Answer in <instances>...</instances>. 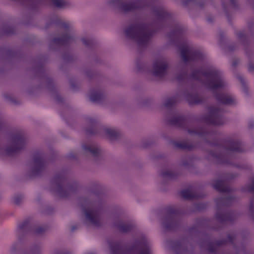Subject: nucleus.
<instances>
[{
  "label": "nucleus",
  "mask_w": 254,
  "mask_h": 254,
  "mask_svg": "<svg viewBox=\"0 0 254 254\" xmlns=\"http://www.w3.org/2000/svg\"><path fill=\"white\" fill-rule=\"evenodd\" d=\"M187 73L186 72H183L177 75V79L179 81H182L184 80L187 77Z\"/></svg>",
  "instance_id": "nucleus-37"
},
{
  "label": "nucleus",
  "mask_w": 254,
  "mask_h": 254,
  "mask_svg": "<svg viewBox=\"0 0 254 254\" xmlns=\"http://www.w3.org/2000/svg\"><path fill=\"white\" fill-rule=\"evenodd\" d=\"M18 229L22 232H32L36 234H42L47 230L46 226L35 227L31 219H28L24 221L18 225Z\"/></svg>",
  "instance_id": "nucleus-15"
},
{
  "label": "nucleus",
  "mask_w": 254,
  "mask_h": 254,
  "mask_svg": "<svg viewBox=\"0 0 254 254\" xmlns=\"http://www.w3.org/2000/svg\"><path fill=\"white\" fill-rule=\"evenodd\" d=\"M3 124L1 122V121L0 120V130L3 128Z\"/></svg>",
  "instance_id": "nucleus-46"
},
{
  "label": "nucleus",
  "mask_w": 254,
  "mask_h": 254,
  "mask_svg": "<svg viewBox=\"0 0 254 254\" xmlns=\"http://www.w3.org/2000/svg\"><path fill=\"white\" fill-rule=\"evenodd\" d=\"M252 183L247 186V190L254 193V177L252 179Z\"/></svg>",
  "instance_id": "nucleus-36"
},
{
  "label": "nucleus",
  "mask_w": 254,
  "mask_h": 254,
  "mask_svg": "<svg viewBox=\"0 0 254 254\" xmlns=\"http://www.w3.org/2000/svg\"><path fill=\"white\" fill-rule=\"evenodd\" d=\"M190 76L192 79L199 81L202 77L209 78L210 80L207 82V86L213 91L217 101L224 105H232L234 103V99L232 96L222 92L225 83L219 71L210 68H201L193 71Z\"/></svg>",
  "instance_id": "nucleus-1"
},
{
  "label": "nucleus",
  "mask_w": 254,
  "mask_h": 254,
  "mask_svg": "<svg viewBox=\"0 0 254 254\" xmlns=\"http://www.w3.org/2000/svg\"><path fill=\"white\" fill-rule=\"evenodd\" d=\"M188 131L190 134H196L200 136H207L205 132L202 130H198L196 129H188Z\"/></svg>",
  "instance_id": "nucleus-31"
},
{
  "label": "nucleus",
  "mask_w": 254,
  "mask_h": 254,
  "mask_svg": "<svg viewBox=\"0 0 254 254\" xmlns=\"http://www.w3.org/2000/svg\"><path fill=\"white\" fill-rule=\"evenodd\" d=\"M212 186L215 190L221 192H230L232 191L231 187L222 180L215 181Z\"/></svg>",
  "instance_id": "nucleus-19"
},
{
  "label": "nucleus",
  "mask_w": 254,
  "mask_h": 254,
  "mask_svg": "<svg viewBox=\"0 0 254 254\" xmlns=\"http://www.w3.org/2000/svg\"><path fill=\"white\" fill-rule=\"evenodd\" d=\"M87 208H82V211L85 214L86 219L92 225L99 226L101 224L99 211L93 208L90 202L87 201Z\"/></svg>",
  "instance_id": "nucleus-13"
},
{
  "label": "nucleus",
  "mask_w": 254,
  "mask_h": 254,
  "mask_svg": "<svg viewBox=\"0 0 254 254\" xmlns=\"http://www.w3.org/2000/svg\"><path fill=\"white\" fill-rule=\"evenodd\" d=\"M105 95L101 91L92 92L90 95V99L93 102L100 103L104 98Z\"/></svg>",
  "instance_id": "nucleus-25"
},
{
  "label": "nucleus",
  "mask_w": 254,
  "mask_h": 254,
  "mask_svg": "<svg viewBox=\"0 0 254 254\" xmlns=\"http://www.w3.org/2000/svg\"><path fill=\"white\" fill-rule=\"evenodd\" d=\"M194 0H187V1L186 3H189L190 2L193 1Z\"/></svg>",
  "instance_id": "nucleus-47"
},
{
  "label": "nucleus",
  "mask_w": 254,
  "mask_h": 254,
  "mask_svg": "<svg viewBox=\"0 0 254 254\" xmlns=\"http://www.w3.org/2000/svg\"><path fill=\"white\" fill-rule=\"evenodd\" d=\"M53 5L59 8L64 7L66 5V2L65 1L63 0H50Z\"/></svg>",
  "instance_id": "nucleus-32"
},
{
  "label": "nucleus",
  "mask_w": 254,
  "mask_h": 254,
  "mask_svg": "<svg viewBox=\"0 0 254 254\" xmlns=\"http://www.w3.org/2000/svg\"><path fill=\"white\" fill-rule=\"evenodd\" d=\"M206 205L205 203H200L197 204V207L200 209H204L206 208Z\"/></svg>",
  "instance_id": "nucleus-43"
},
{
  "label": "nucleus",
  "mask_w": 254,
  "mask_h": 254,
  "mask_svg": "<svg viewBox=\"0 0 254 254\" xmlns=\"http://www.w3.org/2000/svg\"><path fill=\"white\" fill-rule=\"evenodd\" d=\"M113 3L118 5L124 12L133 11L145 6L144 0H135L128 2H123L121 0H113Z\"/></svg>",
  "instance_id": "nucleus-12"
},
{
  "label": "nucleus",
  "mask_w": 254,
  "mask_h": 254,
  "mask_svg": "<svg viewBox=\"0 0 254 254\" xmlns=\"http://www.w3.org/2000/svg\"><path fill=\"white\" fill-rule=\"evenodd\" d=\"M211 144L225 151L237 152L244 151L243 145L239 139L228 138L224 140H217L211 143Z\"/></svg>",
  "instance_id": "nucleus-7"
},
{
  "label": "nucleus",
  "mask_w": 254,
  "mask_h": 254,
  "mask_svg": "<svg viewBox=\"0 0 254 254\" xmlns=\"http://www.w3.org/2000/svg\"><path fill=\"white\" fill-rule=\"evenodd\" d=\"M211 155L214 157L218 159L219 160V162L221 164H227V165H229V164H231V162L230 159L228 158V156L225 155H223L222 153L217 154V153H212Z\"/></svg>",
  "instance_id": "nucleus-28"
},
{
  "label": "nucleus",
  "mask_w": 254,
  "mask_h": 254,
  "mask_svg": "<svg viewBox=\"0 0 254 254\" xmlns=\"http://www.w3.org/2000/svg\"><path fill=\"white\" fill-rule=\"evenodd\" d=\"M125 34L127 38L135 40L139 47L146 48L152 35V31L149 29L148 24L137 22L127 28Z\"/></svg>",
  "instance_id": "nucleus-3"
},
{
  "label": "nucleus",
  "mask_w": 254,
  "mask_h": 254,
  "mask_svg": "<svg viewBox=\"0 0 254 254\" xmlns=\"http://www.w3.org/2000/svg\"><path fill=\"white\" fill-rule=\"evenodd\" d=\"M215 217L218 221L221 223L231 221L233 220L232 215L229 212L217 211L215 214Z\"/></svg>",
  "instance_id": "nucleus-23"
},
{
  "label": "nucleus",
  "mask_w": 254,
  "mask_h": 254,
  "mask_svg": "<svg viewBox=\"0 0 254 254\" xmlns=\"http://www.w3.org/2000/svg\"><path fill=\"white\" fill-rule=\"evenodd\" d=\"M116 226L120 232L127 233L132 231L134 229V224L132 222H124L119 221L116 224Z\"/></svg>",
  "instance_id": "nucleus-21"
},
{
  "label": "nucleus",
  "mask_w": 254,
  "mask_h": 254,
  "mask_svg": "<svg viewBox=\"0 0 254 254\" xmlns=\"http://www.w3.org/2000/svg\"><path fill=\"white\" fill-rule=\"evenodd\" d=\"M86 131L88 134H95L97 133V131L94 127H93L91 128L88 129H87Z\"/></svg>",
  "instance_id": "nucleus-40"
},
{
  "label": "nucleus",
  "mask_w": 254,
  "mask_h": 254,
  "mask_svg": "<svg viewBox=\"0 0 254 254\" xmlns=\"http://www.w3.org/2000/svg\"><path fill=\"white\" fill-rule=\"evenodd\" d=\"M175 147L184 150H192L195 148V145L187 141H176L174 143Z\"/></svg>",
  "instance_id": "nucleus-24"
},
{
  "label": "nucleus",
  "mask_w": 254,
  "mask_h": 254,
  "mask_svg": "<svg viewBox=\"0 0 254 254\" xmlns=\"http://www.w3.org/2000/svg\"><path fill=\"white\" fill-rule=\"evenodd\" d=\"M75 229H76V227H75L74 226H72V228H71V230H72V231H73V230H74Z\"/></svg>",
  "instance_id": "nucleus-48"
},
{
  "label": "nucleus",
  "mask_w": 254,
  "mask_h": 254,
  "mask_svg": "<svg viewBox=\"0 0 254 254\" xmlns=\"http://www.w3.org/2000/svg\"><path fill=\"white\" fill-rule=\"evenodd\" d=\"M12 144L5 149V152L8 156H13L18 153L25 147L26 138L24 133L18 131L14 133L11 137Z\"/></svg>",
  "instance_id": "nucleus-6"
},
{
  "label": "nucleus",
  "mask_w": 254,
  "mask_h": 254,
  "mask_svg": "<svg viewBox=\"0 0 254 254\" xmlns=\"http://www.w3.org/2000/svg\"><path fill=\"white\" fill-rule=\"evenodd\" d=\"M81 40L83 44L87 47L92 46L94 43L93 40L91 39L84 38H82Z\"/></svg>",
  "instance_id": "nucleus-34"
},
{
  "label": "nucleus",
  "mask_w": 254,
  "mask_h": 254,
  "mask_svg": "<svg viewBox=\"0 0 254 254\" xmlns=\"http://www.w3.org/2000/svg\"><path fill=\"white\" fill-rule=\"evenodd\" d=\"M108 243L111 254H152L149 243L144 240L137 241L130 247L120 241L109 240Z\"/></svg>",
  "instance_id": "nucleus-2"
},
{
  "label": "nucleus",
  "mask_w": 254,
  "mask_h": 254,
  "mask_svg": "<svg viewBox=\"0 0 254 254\" xmlns=\"http://www.w3.org/2000/svg\"><path fill=\"white\" fill-rule=\"evenodd\" d=\"M105 131L108 137L111 140L117 139L120 137V132L118 130L114 128H106Z\"/></svg>",
  "instance_id": "nucleus-26"
},
{
  "label": "nucleus",
  "mask_w": 254,
  "mask_h": 254,
  "mask_svg": "<svg viewBox=\"0 0 254 254\" xmlns=\"http://www.w3.org/2000/svg\"><path fill=\"white\" fill-rule=\"evenodd\" d=\"M57 25L64 29L66 33L62 35L61 37H56L53 39L52 42L57 45L66 46L74 40L73 36H70L67 32L69 31V24L67 22L62 21L57 19L55 21Z\"/></svg>",
  "instance_id": "nucleus-10"
},
{
  "label": "nucleus",
  "mask_w": 254,
  "mask_h": 254,
  "mask_svg": "<svg viewBox=\"0 0 254 254\" xmlns=\"http://www.w3.org/2000/svg\"><path fill=\"white\" fill-rule=\"evenodd\" d=\"M186 99L189 104H198L203 103L204 98L197 93L189 94L187 95Z\"/></svg>",
  "instance_id": "nucleus-22"
},
{
  "label": "nucleus",
  "mask_w": 254,
  "mask_h": 254,
  "mask_svg": "<svg viewBox=\"0 0 254 254\" xmlns=\"http://www.w3.org/2000/svg\"><path fill=\"white\" fill-rule=\"evenodd\" d=\"M181 196L185 199H198L203 197V195L199 194L191 189H185L180 191Z\"/></svg>",
  "instance_id": "nucleus-20"
},
{
  "label": "nucleus",
  "mask_w": 254,
  "mask_h": 254,
  "mask_svg": "<svg viewBox=\"0 0 254 254\" xmlns=\"http://www.w3.org/2000/svg\"><path fill=\"white\" fill-rule=\"evenodd\" d=\"M209 114L204 117V122L209 125H221L224 123L223 111L218 108L210 107Z\"/></svg>",
  "instance_id": "nucleus-11"
},
{
  "label": "nucleus",
  "mask_w": 254,
  "mask_h": 254,
  "mask_svg": "<svg viewBox=\"0 0 254 254\" xmlns=\"http://www.w3.org/2000/svg\"><path fill=\"white\" fill-rule=\"evenodd\" d=\"M176 103V98L175 97H171L167 99L165 103L164 106L168 108L172 107Z\"/></svg>",
  "instance_id": "nucleus-33"
},
{
  "label": "nucleus",
  "mask_w": 254,
  "mask_h": 254,
  "mask_svg": "<svg viewBox=\"0 0 254 254\" xmlns=\"http://www.w3.org/2000/svg\"><path fill=\"white\" fill-rule=\"evenodd\" d=\"M237 35L240 40L247 41L248 37L244 32L240 31L237 33Z\"/></svg>",
  "instance_id": "nucleus-35"
},
{
  "label": "nucleus",
  "mask_w": 254,
  "mask_h": 254,
  "mask_svg": "<svg viewBox=\"0 0 254 254\" xmlns=\"http://www.w3.org/2000/svg\"><path fill=\"white\" fill-rule=\"evenodd\" d=\"M94 254V253H88V254Z\"/></svg>",
  "instance_id": "nucleus-49"
},
{
  "label": "nucleus",
  "mask_w": 254,
  "mask_h": 254,
  "mask_svg": "<svg viewBox=\"0 0 254 254\" xmlns=\"http://www.w3.org/2000/svg\"><path fill=\"white\" fill-rule=\"evenodd\" d=\"M168 123L170 125L185 128L187 127L189 121L186 116L180 115L174 117L169 119Z\"/></svg>",
  "instance_id": "nucleus-18"
},
{
  "label": "nucleus",
  "mask_w": 254,
  "mask_h": 254,
  "mask_svg": "<svg viewBox=\"0 0 254 254\" xmlns=\"http://www.w3.org/2000/svg\"><path fill=\"white\" fill-rule=\"evenodd\" d=\"M34 166L32 169V174L33 176L40 175L44 170L46 160L45 154L41 152L35 153L33 156Z\"/></svg>",
  "instance_id": "nucleus-14"
},
{
  "label": "nucleus",
  "mask_w": 254,
  "mask_h": 254,
  "mask_svg": "<svg viewBox=\"0 0 254 254\" xmlns=\"http://www.w3.org/2000/svg\"><path fill=\"white\" fill-rule=\"evenodd\" d=\"M168 65L167 63L162 59L154 61L153 64V74L155 76L164 77L166 74Z\"/></svg>",
  "instance_id": "nucleus-17"
},
{
  "label": "nucleus",
  "mask_w": 254,
  "mask_h": 254,
  "mask_svg": "<svg viewBox=\"0 0 254 254\" xmlns=\"http://www.w3.org/2000/svg\"><path fill=\"white\" fill-rule=\"evenodd\" d=\"M179 49L182 58L186 63L189 61H197L203 60L204 56L202 53L190 47L186 42H184Z\"/></svg>",
  "instance_id": "nucleus-9"
},
{
  "label": "nucleus",
  "mask_w": 254,
  "mask_h": 254,
  "mask_svg": "<svg viewBox=\"0 0 254 254\" xmlns=\"http://www.w3.org/2000/svg\"><path fill=\"white\" fill-rule=\"evenodd\" d=\"M248 69H249V71L250 72H254V64H253V63L249 64V66H248Z\"/></svg>",
  "instance_id": "nucleus-42"
},
{
  "label": "nucleus",
  "mask_w": 254,
  "mask_h": 254,
  "mask_svg": "<svg viewBox=\"0 0 254 254\" xmlns=\"http://www.w3.org/2000/svg\"><path fill=\"white\" fill-rule=\"evenodd\" d=\"M82 147L83 150L90 152L95 157L98 156L100 154V150L92 145L83 144Z\"/></svg>",
  "instance_id": "nucleus-27"
},
{
  "label": "nucleus",
  "mask_w": 254,
  "mask_h": 254,
  "mask_svg": "<svg viewBox=\"0 0 254 254\" xmlns=\"http://www.w3.org/2000/svg\"><path fill=\"white\" fill-rule=\"evenodd\" d=\"M235 240V236L234 235L229 234L226 239L216 240L214 243H209L207 246V250L210 253L217 254V251L220 246L228 243L233 244Z\"/></svg>",
  "instance_id": "nucleus-16"
},
{
  "label": "nucleus",
  "mask_w": 254,
  "mask_h": 254,
  "mask_svg": "<svg viewBox=\"0 0 254 254\" xmlns=\"http://www.w3.org/2000/svg\"><path fill=\"white\" fill-rule=\"evenodd\" d=\"M254 198H253L251 201V203H250V206H249V210L252 213H253L254 212Z\"/></svg>",
  "instance_id": "nucleus-39"
},
{
  "label": "nucleus",
  "mask_w": 254,
  "mask_h": 254,
  "mask_svg": "<svg viewBox=\"0 0 254 254\" xmlns=\"http://www.w3.org/2000/svg\"><path fill=\"white\" fill-rule=\"evenodd\" d=\"M56 254H69V253L68 252H58Z\"/></svg>",
  "instance_id": "nucleus-45"
},
{
  "label": "nucleus",
  "mask_w": 254,
  "mask_h": 254,
  "mask_svg": "<svg viewBox=\"0 0 254 254\" xmlns=\"http://www.w3.org/2000/svg\"><path fill=\"white\" fill-rule=\"evenodd\" d=\"M155 15L161 22L173 23L175 26L174 30L170 33V37L182 38L184 35L183 28L179 24H176L173 20V15L166 11L161 6L155 7L153 9Z\"/></svg>",
  "instance_id": "nucleus-5"
},
{
  "label": "nucleus",
  "mask_w": 254,
  "mask_h": 254,
  "mask_svg": "<svg viewBox=\"0 0 254 254\" xmlns=\"http://www.w3.org/2000/svg\"><path fill=\"white\" fill-rule=\"evenodd\" d=\"M53 183L56 186V191L61 197H67L77 189L75 184H70L64 173L57 174L53 179Z\"/></svg>",
  "instance_id": "nucleus-4"
},
{
  "label": "nucleus",
  "mask_w": 254,
  "mask_h": 254,
  "mask_svg": "<svg viewBox=\"0 0 254 254\" xmlns=\"http://www.w3.org/2000/svg\"><path fill=\"white\" fill-rule=\"evenodd\" d=\"M233 199L232 196H229L227 197H220L215 199V202L217 205L221 204L222 206L227 205V203L231 201Z\"/></svg>",
  "instance_id": "nucleus-29"
},
{
  "label": "nucleus",
  "mask_w": 254,
  "mask_h": 254,
  "mask_svg": "<svg viewBox=\"0 0 254 254\" xmlns=\"http://www.w3.org/2000/svg\"><path fill=\"white\" fill-rule=\"evenodd\" d=\"M22 199V196L21 195H15L13 198V202L16 204H19Z\"/></svg>",
  "instance_id": "nucleus-38"
},
{
  "label": "nucleus",
  "mask_w": 254,
  "mask_h": 254,
  "mask_svg": "<svg viewBox=\"0 0 254 254\" xmlns=\"http://www.w3.org/2000/svg\"><path fill=\"white\" fill-rule=\"evenodd\" d=\"M175 248H178L179 249H182L183 248V246L182 244V242L180 241H178L175 243Z\"/></svg>",
  "instance_id": "nucleus-41"
},
{
  "label": "nucleus",
  "mask_w": 254,
  "mask_h": 254,
  "mask_svg": "<svg viewBox=\"0 0 254 254\" xmlns=\"http://www.w3.org/2000/svg\"><path fill=\"white\" fill-rule=\"evenodd\" d=\"M166 212L167 216L163 222V226L167 230H174L179 224L178 219L181 215V211L175 207L169 206L167 208Z\"/></svg>",
  "instance_id": "nucleus-8"
},
{
  "label": "nucleus",
  "mask_w": 254,
  "mask_h": 254,
  "mask_svg": "<svg viewBox=\"0 0 254 254\" xmlns=\"http://www.w3.org/2000/svg\"><path fill=\"white\" fill-rule=\"evenodd\" d=\"M161 175L163 178L170 179H174L177 177V173L172 170L164 171L161 173Z\"/></svg>",
  "instance_id": "nucleus-30"
},
{
  "label": "nucleus",
  "mask_w": 254,
  "mask_h": 254,
  "mask_svg": "<svg viewBox=\"0 0 254 254\" xmlns=\"http://www.w3.org/2000/svg\"><path fill=\"white\" fill-rule=\"evenodd\" d=\"M230 2L232 6L235 7L237 5V0H230Z\"/></svg>",
  "instance_id": "nucleus-44"
}]
</instances>
